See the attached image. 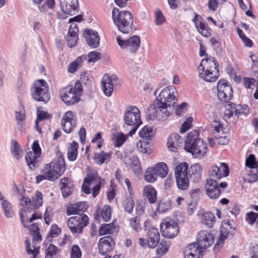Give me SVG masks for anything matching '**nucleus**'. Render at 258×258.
Masks as SVG:
<instances>
[{"label": "nucleus", "instance_id": "nucleus-45", "mask_svg": "<svg viewBox=\"0 0 258 258\" xmlns=\"http://www.w3.org/2000/svg\"><path fill=\"white\" fill-rule=\"evenodd\" d=\"M245 178L248 182H253L258 179V164L251 169V171L247 172V176H245Z\"/></svg>", "mask_w": 258, "mask_h": 258}, {"label": "nucleus", "instance_id": "nucleus-38", "mask_svg": "<svg viewBox=\"0 0 258 258\" xmlns=\"http://www.w3.org/2000/svg\"><path fill=\"white\" fill-rule=\"evenodd\" d=\"M2 207L4 212V213L7 218H12L14 215L13 212L12 210V205L7 200H3L1 202Z\"/></svg>", "mask_w": 258, "mask_h": 258}, {"label": "nucleus", "instance_id": "nucleus-47", "mask_svg": "<svg viewBox=\"0 0 258 258\" xmlns=\"http://www.w3.org/2000/svg\"><path fill=\"white\" fill-rule=\"evenodd\" d=\"M197 28L198 32L203 36L208 37L211 36V30L205 23L200 22L199 26Z\"/></svg>", "mask_w": 258, "mask_h": 258}, {"label": "nucleus", "instance_id": "nucleus-26", "mask_svg": "<svg viewBox=\"0 0 258 258\" xmlns=\"http://www.w3.org/2000/svg\"><path fill=\"white\" fill-rule=\"evenodd\" d=\"M41 12H46L48 9H53L55 6L54 0H32Z\"/></svg>", "mask_w": 258, "mask_h": 258}, {"label": "nucleus", "instance_id": "nucleus-27", "mask_svg": "<svg viewBox=\"0 0 258 258\" xmlns=\"http://www.w3.org/2000/svg\"><path fill=\"white\" fill-rule=\"evenodd\" d=\"M40 157V156L34 154L31 151L26 154L25 160L28 166L31 169L34 170L38 166Z\"/></svg>", "mask_w": 258, "mask_h": 258}, {"label": "nucleus", "instance_id": "nucleus-48", "mask_svg": "<svg viewBox=\"0 0 258 258\" xmlns=\"http://www.w3.org/2000/svg\"><path fill=\"white\" fill-rule=\"evenodd\" d=\"M61 232V229L56 224L51 225L50 229L47 235V238L50 240L49 238H52L57 236Z\"/></svg>", "mask_w": 258, "mask_h": 258}, {"label": "nucleus", "instance_id": "nucleus-31", "mask_svg": "<svg viewBox=\"0 0 258 258\" xmlns=\"http://www.w3.org/2000/svg\"><path fill=\"white\" fill-rule=\"evenodd\" d=\"M158 176L161 178L165 177L168 174V168L166 163L159 162L152 167Z\"/></svg>", "mask_w": 258, "mask_h": 258}, {"label": "nucleus", "instance_id": "nucleus-22", "mask_svg": "<svg viewBox=\"0 0 258 258\" xmlns=\"http://www.w3.org/2000/svg\"><path fill=\"white\" fill-rule=\"evenodd\" d=\"M76 122L73 112L67 111L63 115L61 120V126L66 133H71L74 129Z\"/></svg>", "mask_w": 258, "mask_h": 258}, {"label": "nucleus", "instance_id": "nucleus-34", "mask_svg": "<svg viewBox=\"0 0 258 258\" xmlns=\"http://www.w3.org/2000/svg\"><path fill=\"white\" fill-rule=\"evenodd\" d=\"M245 164L247 168L243 173L246 176H247V172L251 171V169L255 168L258 164V162L256 161L255 156L253 154H250L246 159Z\"/></svg>", "mask_w": 258, "mask_h": 258}, {"label": "nucleus", "instance_id": "nucleus-23", "mask_svg": "<svg viewBox=\"0 0 258 258\" xmlns=\"http://www.w3.org/2000/svg\"><path fill=\"white\" fill-rule=\"evenodd\" d=\"M84 36L88 45L92 48H97L100 43V37L97 31L86 29L84 31Z\"/></svg>", "mask_w": 258, "mask_h": 258}, {"label": "nucleus", "instance_id": "nucleus-12", "mask_svg": "<svg viewBox=\"0 0 258 258\" xmlns=\"http://www.w3.org/2000/svg\"><path fill=\"white\" fill-rule=\"evenodd\" d=\"M160 228L162 235L168 238L174 237L179 233V226L177 222L173 219L164 220L161 223Z\"/></svg>", "mask_w": 258, "mask_h": 258}, {"label": "nucleus", "instance_id": "nucleus-21", "mask_svg": "<svg viewBox=\"0 0 258 258\" xmlns=\"http://www.w3.org/2000/svg\"><path fill=\"white\" fill-rule=\"evenodd\" d=\"M40 219V215L38 213L33 214L29 219L21 213V222L25 227H27L29 230L33 233L39 231V228L37 223H33V221Z\"/></svg>", "mask_w": 258, "mask_h": 258}, {"label": "nucleus", "instance_id": "nucleus-55", "mask_svg": "<svg viewBox=\"0 0 258 258\" xmlns=\"http://www.w3.org/2000/svg\"><path fill=\"white\" fill-rule=\"evenodd\" d=\"M66 39L68 46L72 47L76 45L78 39V36L75 34L71 35V34L68 33L66 36Z\"/></svg>", "mask_w": 258, "mask_h": 258}, {"label": "nucleus", "instance_id": "nucleus-24", "mask_svg": "<svg viewBox=\"0 0 258 258\" xmlns=\"http://www.w3.org/2000/svg\"><path fill=\"white\" fill-rule=\"evenodd\" d=\"M206 193L212 199L218 198L221 194V189L217 181L207 180L206 184Z\"/></svg>", "mask_w": 258, "mask_h": 258}, {"label": "nucleus", "instance_id": "nucleus-20", "mask_svg": "<svg viewBox=\"0 0 258 258\" xmlns=\"http://www.w3.org/2000/svg\"><path fill=\"white\" fill-rule=\"evenodd\" d=\"M117 78L115 75L109 76L105 74L102 80V87L105 95L110 96L113 92V88L115 83H116Z\"/></svg>", "mask_w": 258, "mask_h": 258}, {"label": "nucleus", "instance_id": "nucleus-17", "mask_svg": "<svg viewBox=\"0 0 258 258\" xmlns=\"http://www.w3.org/2000/svg\"><path fill=\"white\" fill-rule=\"evenodd\" d=\"M198 245L200 249H206L214 243L213 235L206 230H202L197 235Z\"/></svg>", "mask_w": 258, "mask_h": 258}, {"label": "nucleus", "instance_id": "nucleus-5", "mask_svg": "<svg viewBox=\"0 0 258 258\" xmlns=\"http://www.w3.org/2000/svg\"><path fill=\"white\" fill-rule=\"evenodd\" d=\"M66 165L61 155L46 164L42 169V173L46 175L47 180L53 181L57 179L66 171Z\"/></svg>", "mask_w": 258, "mask_h": 258}, {"label": "nucleus", "instance_id": "nucleus-60", "mask_svg": "<svg viewBox=\"0 0 258 258\" xmlns=\"http://www.w3.org/2000/svg\"><path fill=\"white\" fill-rule=\"evenodd\" d=\"M45 19L46 25L49 27H51L55 22V15L51 12H48L45 14Z\"/></svg>", "mask_w": 258, "mask_h": 258}, {"label": "nucleus", "instance_id": "nucleus-15", "mask_svg": "<svg viewBox=\"0 0 258 258\" xmlns=\"http://www.w3.org/2000/svg\"><path fill=\"white\" fill-rule=\"evenodd\" d=\"M212 127L214 128L213 134L215 139L218 141V143L222 145L227 144L229 137L224 133L221 123L219 121H214L212 122Z\"/></svg>", "mask_w": 258, "mask_h": 258}, {"label": "nucleus", "instance_id": "nucleus-4", "mask_svg": "<svg viewBox=\"0 0 258 258\" xmlns=\"http://www.w3.org/2000/svg\"><path fill=\"white\" fill-rule=\"evenodd\" d=\"M112 17L119 31L123 33H128L133 29L134 19L132 14L127 11H119L116 8L113 9Z\"/></svg>", "mask_w": 258, "mask_h": 258}, {"label": "nucleus", "instance_id": "nucleus-46", "mask_svg": "<svg viewBox=\"0 0 258 258\" xmlns=\"http://www.w3.org/2000/svg\"><path fill=\"white\" fill-rule=\"evenodd\" d=\"M177 186L179 189L181 190L186 189L189 186L188 177H175Z\"/></svg>", "mask_w": 258, "mask_h": 258}, {"label": "nucleus", "instance_id": "nucleus-56", "mask_svg": "<svg viewBox=\"0 0 258 258\" xmlns=\"http://www.w3.org/2000/svg\"><path fill=\"white\" fill-rule=\"evenodd\" d=\"M155 22L157 25H161L166 21L165 17L160 10L157 11L155 12Z\"/></svg>", "mask_w": 258, "mask_h": 258}, {"label": "nucleus", "instance_id": "nucleus-6", "mask_svg": "<svg viewBox=\"0 0 258 258\" xmlns=\"http://www.w3.org/2000/svg\"><path fill=\"white\" fill-rule=\"evenodd\" d=\"M124 121L126 127H130L127 130H130L129 134L132 136L142 123L139 109L134 106L127 108L124 115Z\"/></svg>", "mask_w": 258, "mask_h": 258}, {"label": "nucleus", "instance_id": "nucleus-41", "mask_svg": "<svg viewBox=\"0 0 258 258\" xmlns=\"http://www.w3.org/2000/svg\"><path fill=\"white\" fill-rule=\"evenodd\" d=\"M127 138V135H125L121 133H117L113 135L112 139L113 140L115 146L119 147L123 144Z\"/></svg>", "mask_w": 258, "mask_h": 258}, {"label": "nucleus", "instance_id": "nucleus-9", "mask_svg": "<svg viewBox=\"0 0 258 258\" xmlns=\"http://www.w3.org/2000/svg\"><path fill=\"white\" fill-rule=\"evenodd\" d=\"M89 218L84 214L70 217L67 222V225L71 232L75 236L81 234L83 228L88 224Z\"/></svg>", "mask_w": 258, "mask_h": 258}, {"label": "nucleus", "instance_id": "nucleus-50", "mask_svg": "<svg viewBox=\"0 0 258 258\" xmlns=\"http://www.w3.org/2000/svg\"><path fill=\"white\" fill-rule=\"evenodd\" d=\"M32 203L34 204L35 208H38L42 205L43 195L41 192L36 191L35 196L33 197Z\"/></svg>", "mask_w": 258, "mask_h": 258}, {"label": "nucleus", "instance_id": "nucleus-63", "mask_svg": "<svg viewBox=\"0 0 258 258\" xmlns=\"http://www.w3.org/2000/svg\"><path fill=\"white\" fill-rule=\"evenodd\" d=\"M232 106L233 111L234 114H235V115L238 116L240 114H245L244 111L242 110V107L241 105H236L234 103H232Z\"/></svg>", "mask_w": 258, "mask_h": 258}, {"label": "nucleus", "instance_id": "nucleus-3", "mask_svg": "<svg viewBox=\"0 0 258 258\" xmlns=\"http://www.w3.org/2000/svg\"><path fill=\"white\" fill-rule=\"evenodd\" d=\"M197 131L194 130L187 135L184 143V149L196 157L204 156L207 153V144L203 140L198 138Z\"/></svg>", "mask_w": 258, "mask_h": 258}, {"label": "nucleus", "instance_id": "nucleus-43", "mask_svg": "<svg viewBox=\"0 0 258 258\" xmlns=\"http://www.w3.org/2000/svg\"><path fill=\"white\" fill-rule=\"evenodd\" d=\"M134 201L130 193V196L123 202L124 209L127 213H131L134 209Z\"/></svg>", "mask_w": 258, "mask_h": 258}, {"label": "nucleus", "instance_id": "nucleus-19", "mask_svg": "<svg viewBox=\"0 0 258 258\" xmlns=\"http://www.w3.org/2000/svg\"><path fill=\"white\" fill-rule=\"evenodd\" d=\"M221 169L223 171L224 176H228L229 173L228 166L225 163H220V167L215 166L211 168L209 171V179H208L207 180L217 181V180H219L222 177Z\"/></svg>", "mask_w": 258, "mask_h": 258}, {"label": "nucleus", "instance_id": "nucleus-7", "mask_svg": "<svg viewBox=\"0 0 258 258\" xmlns=\"http://www.w3.org/2000/svg\"><path fill=\"white\" fill-rule=\"evenodd\" d=\"M81 86L80 82H76L75 87L68 86L63 88L60 91L62 100L67 105H72L79 102L82 92Z\"/></svg>", "mask_w": 258, "mask_h": 258}, {"label": "nucleus", "instance_id": "nucleus-18", "mask_svg": "<svg viewBox=\"0 0 258 258\" xmlns=\"http://www.w3.org/2000/svg\"><path fill=\"white\" fill-rule=\"evenodd\" d=\"M149 224V223L147 221L144 223L145 229L148 231V245L150 248H154L159 242L160 234L156 228L148 227Z\"/></svg>", "mask_w": 258, "mask_h": 258}, {"label": "nucleus", "instance_id": "nucleus-52", "mask_svg": "<svg viewBox=\"0 0 258 258\" xmlns=\"http://www.w3.org/2000/svg\"><path fill=\"white\" fill-rule=\"evenodd\" d=\"M232 108V103L231 102H228L227 104L225 105L224 118L225 120L229 119L234 114Z\"/></svg>", "mask_w": 258, "mask_h": 258}, {"label": "nucleus", "instance_id": "nucleus-36", "mask_svg": "<svg viewBox=\"0 0 258 258\" xmlns=\"http://www.w3.org/2000/svg\"><path fill=\"white\" fill-rule=\"evenodd\" d=\"M86 59L85 55L78 57L74 61L72 62L68 67V71L71 73H75L78 68L82 66L83 61Z\"/></svg>", "mask_w": 258, "mask_h": 258}, {"label": "nucleus", "instance_id": "nucleus-10", "mask_svg": "<svg viewBox=\"0 0 258 258\" xmlns=\"http://www.w3.org/2000/svg\"><path fill=\"white\" fill-rule=\"evenodd\" d=\"M101 178L97 175H88L84 180L82 190L86 194L91 193L90 188L92 189V196L95 197L99 193L101 183Z\"/></svg>", "mask_w": 258, "mask_h": 258}, {"label": "nucleus", "instance_id": "nucleus-59", "mask_svg": "<svg viewBox=\"0 0 258 258\" xmlns=\"http://www.w3.org/2000/svg\"><path fill=\"white\" fill-rule=\"evenodd\" d=\"M168 246L165 241H162L157 248V252L158 254H165L168 251Z\"/></svg>", "mask_w": 258, "mask_h": 258}, {"label": "nucleus", "instance_id": "nucleus-14", "mask_svg": "<svg viewBox=\"0 0 258 258\" xmlns=\"http://www.w3.org/2000/svg\"><path fill=\"white\" fill-rule=\"evenodd\" d=\"M217 96L223 102L228 103L232 97V89L228 83L220 80L217 84Z\"/></svg>", "mask_w": 258, "mask_h": 258}, {"label": "nucleus", "instance_id": "nucleus-37", "mask_svg": "<svg viewBox=\"0 0 258 258\" xmlns=\"http://www.w3.org/2000/svg\"><path fill=\"white\" fill-rule=\"evenodd\" d=\"M114 229L115 227L112 223L102 224L98 229V234L99 236L111 234Z\"/></svg>", "mask_w": 258, "mask_h": 258}, {"label": "nucleus", "instance_id": "nucleus-54", "mask_svg": "<svg viewBox=\"0 0 258 258\" xmlns=\"http://www.w3.org/2000/svg\"><path fill=\"white\" fill-rule=\"evenodd\" d=\"M131 166L136 173H139L141 170V167L139 159L136 157L131 158Z\"/></svg>", "mask_w": 258, "mask_h": 258}, {"label": "nucleus", "instance_id": "nucleus-44", "mask_svg": "<svg viewBox=\"0 0 258 258\" xmlns=\"http://www.w3.org/2000/svg\"><path fill=\"white\" fill-rule=\"evenodd\" d=\"M59 252V249L53 244H50L45 250V258H53Z\"/></svg>", "mask_w": 258, "mask_h": 258}, {"label": "nucleus", "instance_id": "nucleus-30", "mask_svg": "<svg viewBox=\"0 0 258 258\" xmlns=\"http://www.w3.org/2000/svg\"><path fill=\"white\" fill-rule=\"evenodd\" d=\"M214 215L211 212H205L201 215V222L208 228L212 227L215 223Z\"/></svg>", "mask_w": 258, "mask_h": 258}, {"label": "nucleus", "instance_id": "nucleus-57", "mask_svg": "<svg viewBox=\"0 0 258 258\" xmlns=\"http://www.w3.org/2000/svg\"><path fill=\"white\" fill-rule=\"evenodd\" d=\"M140 219L138 217L130 219V226L135 230H138L140 228Z\"/></svg>", "mask_w": 258, "mask_h": 258}, {"label": "nucleus", "instance_id": "nucleus-62", "mask_svg": "<svg viewBox=\"0 0 258 258\" xmlns=\"http://www.w3.org/2000/svg\"><path fill=\"white\" fill-rule=\"evenodd\" d=\"M100 53L99 52H90L88 54V57L89 58L88 61V62H95L97 60L100 58Z\"/></svg>", "mask_w": 258, "mask_h": 258}, {"label": "nucleus", "instance_id": "nucleus-64", "mask_svg": "<svg viewBox=\"0 0 258 258\" xmlns=\"http://www.w3.org/2000/svg\"><path fill=\"white\" fill-rule=\"evenodd\" d=\"M192 122L191 118H188L182 124V126L180 129V133H183L186 131L191 126Z\"/></svg>", "mask_w": 258, "mask_h": 258}, {"label": "nucleus", "instance_id": "nucleus-2", "mask_svg": "<svg viewBox=\"0 0 258 258\" xmlns=\"http://www.w3.org/2000/svg\"><path fill=\"white\" fill-rule=\"evenodd\" d=\"M198 70L199 76L207 82L216 81L219 75V65L213 57L203 58Z\"/></svg>", "mask_w": 258, "mask_h": 258}, {"label": "nucleus", "instance_id": "nucleus-28", "mask_svg": "<svg viewBox=\"0 0 258 258\" xmlns=\"http://www.w3.org/2000/svg\"><path fill=\"white\" fill-rule=\"evenodd\" d=\"M199 246L196 243H192L187 246L183 251V255L200 256L201 251ZM202 256V255H201Z\"/></svg>", "mask_w": 258, "mask_h": 258}, {"label": "nucleus", "instance_id": "nucleus-32", "mask_svg": "<svg viewBox=\"0 0 258 258\" xmlns=\"http://www.w3.org/2000/svg\"><path fill=\"white\" fill-rule=\"evenodd\" d=\"M111 154L102 151L100 153H96L94 155V159L98 165H102L104 162H108L111 159Z\"/></svg>", "mask_w": 258, "mask_h": 258}, {"label": "nucleus", "instance_id": "nucleus-16", "mask_svg": "<svg viewBox=\"0 0 258 258\" xmlns=\"http://www.w3.org/2000/svg\"><path fill=\"white\" fill-rule=\"evenodd\" d=\"M115 245V242L111 236H106L99 239L98 247L99 253L105 255L112 251Z\"/></svg>", "mask_w": 258, "mask_h": 258}, {"label": "nucleus", "instance_id": "nucleus-58", "mask_svg": "<svg viewBox=\"0 0 258 258\" xmlns=\"http://www.w3.org/2000/svg\"><path fill=\"white\" fill-rule=\"evenodd\" d=\"M257 217V213L250 212L246 214L245 219L249 224H253L255 222Z\"/></svg>", "mask_w": 258, "mask_h": 258}, {"label": "nucleus", "instance_id": "nucleus-39", "mask_svg": "<svg viewBox=\"0 0 258 258\" xmlns=\"http://www.w3.org/2000/svg\"><path fill=\"white\" fill-rule=\"evenodd\" d=\"M140 136L145 139V140H148L154 135V131L152 126H145L139 133Z\"/></svg>", "mask_w": 258, "mask_h": 258}, {"label": "nucleus", "instance_id": "nucleus-13", "mask_svg": "<svg viewBox=\"0 0 258 258\" xmlns=\"http://www.w3.org/2000/svg\"><path fill=\"white\" fill-rule=\"evenodd\" d=\"M117 42L120 47L130 53L135 52L139 48L141 44L140 37L134 35L130 39L124 40L121 36H117Z\"/></svg>", "mask_w": 258, "mask_h": 258}, {"label": "nucleus", "instance_id": "nucleus-35", "mask_svg": "<svg viewBox=\"0 0 258 258\" xmlns=\"http://www.w3.org/2000/svg\"><path fill=\"white\" fill-rule=\"evenodd\" d=\"M11 150L12 154L17 159H19L22 157L23 152L22 149L16 140H12Z\"/></svg>", "mask_w": 258, "mask_h": 258}, {"label": "nucleus", "instance_id": "nucleus-40", "mask_svg": "<svg viewBox=\"0 0 258 258\" xmlns=\"http://www.w3.org/2000/svg\"><path fill=\"white\" fill-rule=\"evenodd\" d=\"M158 176L152 167L148 168L144 175L145 180L150 183L155 182L157 179Z\"/></svg>", "mask_w": 258, "mask_h": 258}, {"label": "nucleus", "instance_id": "nucleus-8", "mask_svg": "<svg viewBox=\"0 0 258 258\" xmlns=\"http://www.w3.org/2000/svg\"><path fill=\"white\" fill-rule=\"evenodd\" d=\"M31 95L34 100L46 103L50 99L47 89V84L43 80H39L35 82L31 89Z\"/></svg>", "mask_w": 258, "mask_h": 258}, {"label": "nucleus", "instance_id": "nucleus-11", "mask_svg": "<svg viewBox=\"0 0 258 258\" xmlns=\"http://www.w3.org/2000/svg\"><path fill=\"white\" fill-rule=\"evenodd\" d=\"M60 6L61 11L57 12V18L64 19L65 14L73 15L78 12V0H60Z\"/></svg>", "mask_w": 258, "mask_h": 258}, {"label": "nucleus", "instance_id": "nucleus-29", "mask_svg": "<svg viewBox=\"0 0 258 258\" xmlns=\"http://www.w3.org/2000/svg\"><path fill=\"white\" fill-rule=\"evenodd\" d=\"M143 192L151 204H154L157 200V191L151 185H148L144 187Z\"/></svg>", "mask_w": 258, "mask_h": 258}, {"label": "nucleus", "instance_id": "nucleus-61", "mask_svg": "<svg viewBox=\"0 0 258 258\" xmlns=\"http://www.w3.org/2000/svg\"><path fill=\"white\" fill-rule=\"evenodd\" d=\"M76 206H77L75 204H70L67 208L66 212L67 215L68 216H70L71 215L76 214L77 215H78V214H80L78 208H77Z\"/></svg>", "mask_w": 258, "mask_h": 258}, {"label": "nucleus", "instance_id": "nucleus-33", "mask_svg": "<svg viewBox=\"0 0 258 258\" xmlns=\"http://www.w3.org/2000/svg\"><path fill=\"white\" fill-rule=\"evenodd\" d=\"M188 164L185 162H182L178 164L175 171V177H188L187 170Z\"/></svg>", "mask_w": 258, "mask_h": 258}, {"label": "nucleus", "instance_id": "nucleus-1", "mask_svg": "<svg viewBox=\"0 0 258 258\" xmlns=\"http://www.w3.org/2000/svg\"><path fill=\"white\" fill-rule=\"evenodd\" d=\"M177 96V91L173 86H168L162 89L147 112L148 119L165 120L176 104Z\"/></svg>", "mask_w": 258, "mask_h": 258}, {"label": "nucleus", "instance_id": "nucleus-25", "mask_svg": "<svg viewBox=\"0 0 258 258\" xmlns=\"http://www.w3.org/2000/svg\"><path fill=\"white\" fill-rule=\"evenodd\" d=\"M182 143V139L176 133L172 134L168 138L167 146L172 152H176Z\"/></svg>", "mask_w": 258, "mask_h": 258}, {"label": "nucleus", "instance_id": "nucleus-53", "mask_svg": "<svg viewBox=\"0 0 258 258\" xmlns=\"http://www.w3.org/2000/svg\"><path fill=\"white\" fill-rule=\"evenodd\" d=\"M82 251L79 246L77 244H74L72 246L71 250V258H81Z\"/></svg>", "mask_w": 258, "mask_h": 258}, {"label": "nucleus", "instance_id": "nucleus-42", "mask_svg": "<svg viewBox=\"0 0 258 258\" xmlns=\"http://www.w3.org/2000/svg\"><path fill=\"white\" fill-rule=\"evenodd\" d=\"M191 176H194L195 180H198L201 177L202 173V168L199 164L192 165L190 168Z\"/></svg>", "mask_w": 258, "mask_h": 258}, {"label": "nucleus", "instance_id": "nucleus-51", "mask_svg": "<svg viewBox=\"0 0 258 258\" xmlns=\"http://www.w3.org/2000/svg\"><path fill=\"white\" fill-rule=\"evenodd\" d=\"M49 117V114L44 111H39L37 112V119L35 121V127L37 130L40 131V128L38 127V123L39 121H42Z\"/></svg>", "mask_w": 258, "mask_h": 258}, {"label": "nucleus", "instance_id": "nucleus-49", "mask_svg": "<svg viewBox=\"0 0 258 258\" xmlns=\"http://www.w3.org/2000/svg\"><path fill=\"white\" fill-rule=\"evenodd\" d=\"M101 215L104 221H109L111 217V207L108 205H105L101 211Z\"/></svg>", "mask_w": 258, "mask_h": 258}]
</instances>
